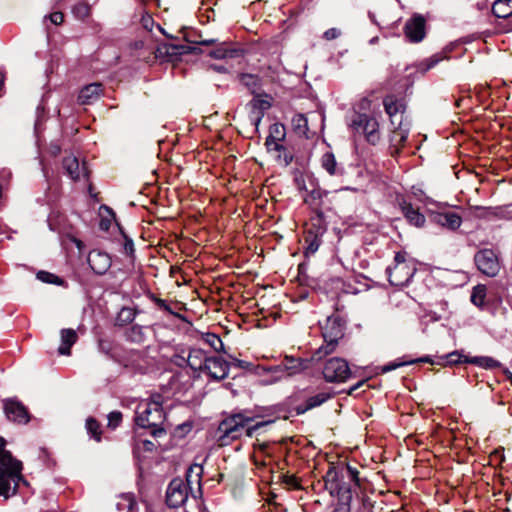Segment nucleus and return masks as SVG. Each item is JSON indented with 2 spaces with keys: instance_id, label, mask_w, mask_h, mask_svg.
<instances>
[{
  "instance_id": "obj_8",
  "label": "nucleus",
  "mask_w": 512,
  "mask_h": 512,
  "mask_svg": "<svg viewBox=\"0 0 512 512\" xmlns=\"http://www.w3.org/2000/svg\"><path fill=\"white\" fill-rule=\"evenodd\" d=\"M285 138V126L281 123H274L269 128V134L266 137L265 146L269 153L275 154V158L280 164L287 166L291 163L293 156L283 145Z\"/></svg>"
},
{
  "instance_id": "obj_62",
  "label": "nucleus",
  "mask_w": 512,
  "mask_h": 512,
  "mask_svg": "<svg viewBox=\"0 0 512 512\" xmlns=\"http://www.w3.org/2000/svg\"><path fill=\"white\" fill-rule=\"evenodd\" d=\"M143 446L146 451H152L154 448V443L150 440H145L143 442Z\"/></svg>"
},
{
  "instance_id": "obj_16",
  "label": "nucleus",
  "mask_w": 512,
  "mask_h": 512,
  "mask_svg": "<svg viewBox=\"0 0 512 512\" xmlns=\"http://www.w3.org/2000/svg\"><path fill=\"white\" fill-rule=\"evenodd\" d=\"M430 219L433 223L450 231L457 230L462 224V217L450 210L431 212Z\"/></svg>"
},
{
  "instance_id": "obj_33",
  "label": "nucleus",
  "mask_w": 512,
  "mask_h": 512,
  "mask_svg": "<svg viewBox=\"0 0 512 512\" xmlns=\"http://www.w3.org/2000/svg\"><path fill=\"white\" fill-rule=\"evenodd\" d=\"M492 12L497 18H508L512 15V0L495 1Z\"/></svg>"
},
{
  "instance_id": "obj_51",
  "label": "nucleus",
  "mask_w": 512,
  "mask_h": 512,
  "mask_svg": "<svg viewBox=\"0 0 512 512\" xmlns=\"http://www.w3.org/2000/svg\"><path fill=\"white\" fill-rule=\"evenodd\" d=\"M465 357L466 356L461 355L458 351L451 352L446 356L447 361L450 364L465 363Z\"/></svg>"
},
{
  "instance_id": "obj_9",
  "label": "nucleus",
  "mask_w": 512,
  "mask_h": 512,
  "mask_svg": "<svg viewBox=\"0 0 512 512\" xmlns=\"http://www.w3.org/2000/svg\"><path fill=\"white\" fill-rule=\"evenodd\" d=\"M240 82L253 95L252 99L245 105L248 117L241 121V133L248 138L256 135V76L249 73L240 75Z\"/></svg>"
},
{
  "instance_id": "obj_39",
  "label": "nucleus",
  "mask_w": 512,
  "mask_h": 512,
  "mask_svg": "<svg viewBox=\"0 0 512 512\" xmlns=\"http://www.w3.org/2000/svg\"><path fill=\"white\" fill-rule=\"evenodd\" d=\"M86 430L90 437L96 442L101 441L102 430L100 423L94 417H88L85 424Z\"/></svg>"
},
{
  "instance_id": "obj_26",
  "label": "nucleus",
  "mask_w": 512,
  "mask_h": 512,
  "mask_svg": "<svg viewBox=\"0 0 512 512\" xmlns=\"http://www.w3.org/2000/svg\"><path fill=\"white\" fill-rule=\"evenodd\" d=\"M61 336V345L58 348V353L60 355L68 356L71 354V347L77 341V333L74 329L66 328L60 331Z\"/></svg>"
},
{
  "instance_id": "obj_22",
  "label": "nucleus",
  "mask_w": 512,
  "mask_h": 512,
  "mask_svg": "<svg viewBox=\"0 0 512 512\" xmlns=\"http://www.w3.org/2000/svg\"><path fill=\"white\" fill-rule=\"evenodd\" d=\"M401 211L406 220L413 226L421 228L425 225V216L420 213L418 209H415L409 202L402 201L400 203Z\"/></svg>"
},
{
  "instance_id": "obj_19",
  "label": "nucleus",
  "mask_w": 512,
  "mask_h": 512,
  "mask_svg": "<svg viewBox=\"0 0 512 512\" xmlns=\"http://www.w3.org/2000/svg\"><path fill=\"white\" fill-rule=\"evenodd\" d=\"M88 264L97 275H103L111 266V258L106 252L93 250L88 255Z\"/></svg>"
},
{
  "instance_id": "obj_11",
  "label": "nucleus",
  "mask_w": 512,
  "mask_h": 512,
  "mask_svg": "<svg viewBox=\"0 0 512 512\" xmlns=\"http://www.w3.org/2000/svg\"><path fill=\"white\" fill-rule=\"evenodd\" d=\"M394 267L387 268L389 282L394 286H404L413 277L414 272L406 264L405 254L397 252L394 257Z\"/></svg>"
},
{
  "instance_id": "obj_23",
  "label": "nucleus",
  "mask_w": 512,
  "mask_h": 512,
  "mask_svg": "<svg viewBox=\"0 0 512 512\" xmlns=\"http://www.w3.org/2000/svg\"><path fill=\"white\" fill-rule=\"evenodd\" d=\"M207 358L203 349L191 348L187 359L182 358V360L195 372H203Z\"/></svg>"
},
{
  "instance_id": "obj_43",
  "label": "nucleus",
  "mask_w": 512,
  "mask_h": 512,
  "mask_svg": "<svg viewBox=\"0 0 512 512\" xmlns=\"http://www.w3.org/2000/svg\"><path fill=\"white\" fill-rule=\"evenodd\" d=\"M486 296V287L484 285H477L473 288L472 294H471V302L481 307L484 304Z\"/></svg>"
},
{
  "instance_id": "obj_41",
  "label": "nucleus",
  "mask_w": 512,
  "mask_h": 512,
  "mask_svg": "<svg viewBox=\"0 0 512 512\" xmlns=\"http://www.w3.org/2000/svg\"><path fill=\"white\" fill-rule=\"evenodd\" d=\"M72 13L77 19L85 20L90 16L91 6L84 1L78 2L72 7Z\"/></svg>"
},
{
  "instance_id": "obj_21",
  "label": "nucleus",
  "mask_w": 512,
  "mask_h": 512,
  "mask_svg": "<svg viewBox=\"0 0 512 512\" xmlns=\"http://www.w3.org/2000/svg\"><path fill=\"white\" fill-rule=\"evenodd\" d=\"M101 83H91L83 87L78 95V102L81 105H89L94 103L102 93Z\"/></svg>"
},
{
  "instance_id": "obj_54",
  "label": "nucleus",
  "mask_w": 512,
  "mask_h": 512,
  "mask_svg": "<svg viewBox=\"0 0 512 512\" xmlns=\"http://www.w3.org/2000/svg\"><path fill=\"white\" fill-rule=\"evenodd\" d=\"M276 419H277V417H275V416H271L268 419H263V415L258 410V423H257L258 429L263 426H266L268 424L274 423Z\"/></svg>"
},
{
  "instance_id": "obj_7",
  "label": "nucleus",
  "mask_w": 512,
  "mask_h": 512,
  "mask_svg": "<svg viewBox=\"0 0 512 512\" xmlns=\"http://www.w3.org/2000/svg\"><path fill=\"white\" fill-rule=\"evenodd\" d=\"M345 323L339 315L327 317L325 324L322 326V336L324 345L319 347L313 358L320 360L324 355L332 353L338 341L344 336Z\"/></svg>"
},
{
  "instance_id": "obj_17",
  "label": "nucleus",
  "mask_w": 512,
  "mask_h": 512,
  "mask_svg": "<svg viewBox=\"0 0 512 512\" xmlns=\"http://www.w3.org/2000/svg\"><path fill=\"white\" fill-rule=\"evenodd\" d=\"M406 38L413 43L422 41L425 37V19L421 15H416L409 19L404 26Z\"/></svg>"
},
{
  "instance_id": "obj_10",
  "label": "nucleus",
  "mask_w": 512,
  "mask_h": 512,
  "mask_svg": "<svg viewBox=\"0 0 512 512\" xmlns=\"http://www.w3.org/2000/svg\"><path fill=\"white\" fill-rule=\"evenodd\" d=\"M351 375L348 362L339 357H333L326 361L323 367V377L330 383L345 382Z\"/></svg>"
},
{
  "instance_id": "obj_59",
  "label": "nucleus",
  "mask_w": 512,
  "mask_h": 512,
  "mask_svg": "<svg viewBox=\"0 0 512 512\" xmlns=\"http://www.w3.org/2000/svg\"><path fill=\"white\" fill-rule=\"evenodd\" d=\"M141 22H142V25L145 29L151 31L152 30V26L154 24V20L152 19L151 16L149 15H146V16H143L142 19H141Z\"/></svg>"
},
{
  "instance_id": "obj_44",
  "label": "nucleus",
  "mask_w": 512,
  "mask_h": 512,
  "mask_svg": "<svg viewBox=\"0 0 512 512\" xmlns=\"http://www.w3.org/2000/svg\"><path fill=\"white\" fill-rule=\"evenodd\" d=\"M118 228H119V231L121 233V235L123 236L124 238V243H123V251L124 253L133 258L134 257V253H135V249H134V242L132 240V238H130L123 230V228L120 226L119 223H116Z\"/></svg>"
},
{
  "instance_id": "obj_46",
  "label": "nucleus",
  "mask_w": 512,
  "mask_h": 512,
  "mask_svg": "<svg viewBox=\"0 0 512 512\" xmlns=\"http://www.w3.org/2000/svg\"><path fill=\"white\" fill-rule=\"evenodd\" d=\"M122 413L120 411H111L108 415H107V419H108V423H107V427L114 430L116 429L118 426H120L121 422H122Z\"/></svg>"
},
{
  "instance_id": "obj_1",
  "label": "nucleus",
  "mask_w": 512,
  "mask_h": 512,
  "mask_svg": "<svg viewBox=\"0 0 512 512\" xmlns=\"http://www.w3.org/2000/svg\"><path fill=\"white\" fill-rule=\"evenodd\" d=\"M358 470L350 465L345 467H331L327 471L324 482L330 495L336 496L341 505L350 510L353 493L359 486Z\"/></svg>"
},
{
  "instance_id": "obj_18",
  "label": "nucleus",
  "mask_w": 512,
  "mask_h": 512,
  "mask_svg": "<svg viewBox=\"0 0 512 512\" xmlns=\"http://www.w3.org/2000/svg\"><path fill=\"white\" fill-rule=\"evenodd\" d=\"M383 106L385 112L390 117L391 125H396L401 116L403 117V121H406L404 117L405 105L401 100L397 99L395 96H386L383 99Z\"/></svg>"
},
{
  "instance_id": "obj_20",
  "label": "nucleus",
  "mask_w": 512,
  "mask_h": 512,
  "mask_svg": "<svg viewBox=\"0 0 512 512\" xmlns=\"http://www.w3.org/2000/svg\"><path fill=\"white\" fill-rule=\"evenodd\" d=\"M258 369V383L262 385H269L280 380L285 374L287 367L273 366L265 367L260 364L257 366Z\"/></svg>"
},
{
  "instance_id": "obj_31",
  "label": "nucleus",
  "mask_w": 512,
  "mask_h": 512,
  "mask_svg": "<svg viewBox=\"0 0 512 512\" xmlns=\"http://www.w3.org/2000/svg\"><path fill=\"white\" fill-rule=\"evenodd\" d=\"M145 328L144 326H141L139 324H134L131 327H129L125 333V339L128 342L135 343V344H142L146 340V334H145Z\"/></svg>"
},
{
  "instance_id": "obj_63",
  "label": "nucleus",
  "mask_w": 512,
  "mask_h": 512,
  "mask_svg": "<svg viewBox=\"0 0 512 512\" xmlns=\"http://www.w3.org/2000/svg\"><path fill=\"white\" fill-rule=\"evenodd\" d=\"M363 383H364V381H360L356 385L350 387L348 390V394L352 395Z\"/></svg>"
},
{
  "instance_id": "obj_28",
  "label": "nucleus",
  "mask_w": 512,
  "mask_h": 512,
  "mask_svg": "<svg viewBox=\"0 0 512 512\" xmlns=\"http://www.w3.org/2000/svg\"><path fill=\"white\" fill-rule=\"evenodd\" d=\"M178 44H170V43H162L159 44L155 50V57L166 60V61H174L176 60L178 55Z\"/></svg>"
},
{
  "instance_id": "obj_38",
  "label": "nucleus",
  "mask_w": 512,
  "mask_h": 512,
  "mask_svg": "<svg viewBox=\"0 0 512 512\" xmlns=\"http://www.w3.org/2000/svg\"><path fill=\"white\" fill-rule=\"evenodd\" d=\"M321 242L319 234H314L311 231H308L305 236V255H313L318 250Z\"/></svg>"
},
{
  "instance_id": "obj_14",
  "label": "nucleus",
  "mask_w": 512,
  "mask_h": 512,
  "mask_svg": "<svg viewBox=\"0 0 512 512\" xmlns=\"http://www.w3.org/2000/svg\"><path fill=\"white\" fill-rule=\"evenodd\" d=\"M230 362L220 356H211L206 359L203 372L215 381L228 377Z\"/></svg>"
},
{
  "instance_id": "obj_6",
  "label": "nucleus",
  "mask_w": 512,
  "mask_h": 512,
  "mask_svg": "<svg viewBox=\"0 0 512 512\" xmlns=\"http://www.w3.org/2000/svg\"><path fill=\"white\" fill-rule=\"evenodd\" d=\"M348 127L354 134L363 136L371 145H376L381 140L380 125L373 115L353 112L348 120Z\"/></svg>"
},
{
  "instance_id": "obj_4",
  "label": "nucleus",
  "mask_w": 512,
  "mask_h": 512,
  "mask_svg": "<svg viewBox=\"0 0 512 512\" xmlns=\"http://www.w3.org/2000/svg\"><path fill=\"white\" fill-rule=\"evenodd\" d=\"M195 472L196 481L198 483V492L201 495V476L203 473V468L201 465L195 464L189 467L186 473V481L181 479L180 477L173 478L167 486L166 495H165V503L169 508H179L182 507L189 497V492L191 491L190 483L192 473Z\"/></svg>"
},
{
  "instance_id": "obj_52",
  "label": "nucleus",
  "mask_w": 512,
  "mask_h": 512,
  "mask_svg": "<svg viewBox=\"0 0 512 512\" xmlns=\"http://www.w3.org/2000/svg\"><path fill=\"white\" fill-rule=\"evenodd\" d=\"M230 358L232 359V362H230V367L234 366V367H237L240 369H252L253 368V364L251 362L236 359V358H233L232 356H230Z\"/></svg>"
},
{
  "instance_id": "obj_45",
  "label": "nucleus",
  "mask_w": 512,
  "mask_h": 512,
  "mask_svg": "<svg viewBox=\"0 0 512 512\" xmlns=\"http://www.w3.org/2000/svg\"><path fill=\"white\" fill-rule=\"evenodd\" d=\"M441 60L442 58H440L437 55L425 59L418 65V71H420L421 73H426L427 71L435 67Z\"/></svg>"
},
{
  "instance_id": "obj_24",
  "label": "nucleus",
  "mask_w": 512,
  "mask_h": 512,
  "mask_svg": "<svg viewBox=\"0 0 512 512\" xmlns=\"http://www.w3.org/2000/svg\"><path fill=\"white\" fill-rule=\"evenodd\" d=\"M327 194V191L316 188L313 189L304 199L305 203L308 204L316 212L319 222L323 218V213L320 208L322 206L323 198L326 197Z\"/></svg>"
},
{
  "instance_id": "obj_15",
  "label": "nucleus",
  "mask_w": 512,
  "mask_h": 512,
  "mask_svg": "<svg viewBox=\"0 0 512 512\" xmlns=\"http://www.w3.org/2000/svg\"><path fill=\"white\" fill-rule=\"evenodd\" d=\"M62 167L65 170L67 176L73 181H79L81 177L88 179L89 170L86 162L83 161L80 165L79 160L74 155L64 157L62 161Z\"/></svg>"
},
{
  "instance_id": "obj_5",
  "label": "nucleus",
  "mask_w": 512,
  "mask_h": 512,
  "mask_svg": "<svg viewBox=\"0 0 512 512\" xmlns=\"http://www.w3.org/2000/svg\"><path fill=\"white\" fill-rule=\"evenodd\" d=\"M164 420L165 412L159 401H149L137 406L135 423L141 428H150L153 437L158 438L166 434Z\"/></svg>"
},
{
  "instance_id": "obj_40",
  "label": "nucleus",
  "mask_w": 512,
  "mask_h": 512,
  "mask_svg": "<svg viewBox=\"0 0 512 512\" xmlns=\"http://www.w3.org/2000/svg\"><path fill=\"white\" fill-rule=\"evenodd\" d=\"M136 501L132 494H122L116 503V509L120 512H129L136 507Z\"/></svg>"
},
{
  "instance_id": "obj_48",
  "label": "nucleus",
  "mask_w": 512,
  "mask_h": 512,
  "mask_svg": "<svg viewBox=\"0 0 512 512\" xmlns=\"http://www.w3.org/2000/svg\"><path fill=\"white\" fill-rule=\"evenodd\" d=\"M140 359L142 361H144L145 365H138L137 367V371L140 372V373H144L145 370H146V367H147V364L148 362L145 360L146 358V353L144 351H136V350H133L131 351L130 353V360L133 361V359Z\"/></svg>"
},
{
  "instance_id": "obj_12",
  "label": "nucleus",
  "mask_w": 512,
  "mask_h": 512,
  "mask_svg": "<svg viewBox=\"0 0 512 512\" xmlns=\"http://www.w3.org/2000/svg\"><path fill=\"white\" fill-rule=\"evenodd\" d=\"M474 262L478 270L488 277L497 276L501 268L497 254L488 248L479 250L474 256Z\"/></svg>"
},
{
  "instance_id": "obj_56",
  "label": "nucleus",
  "mask_w": 512,
  "mask_h": 512,
  "mask_svg": "<svg viewBox=\"0 0 512 512\" xmlns=\"http://www.w3.org/2000/svg\"><path fill=\"white\" fill-rule=\"evenodd\" d=\"M48 152L50 155L56 157L61 152V146L58 142H51L48 146Z\"/></svg>"
},
{
  "instance_id": "obj_37",
  "label": "nucleus",
  "mask_w": 512,
  "mask_h": 512,
  "mask_svg": "<svg viewBox=\"0 0 512 512\" xmlns=\"http://www.w3.org/2000/svg\"><path fill=\"white\" fill-rule=\"evenodd\" d=\"M417 362L432 363V359L429 356H424V357H421V358H418V359H414V360L394 361V362H390V363L384 365L381 368V371L383 373H387V372L395 370V369H397L399 367L407 366V365L414 364V363H417Z\"/></svg>"
},
{
  "instance_id": "obj_47",
  "label": "nucleus",
  "mask_w": 512,
  "mask_h": 512,
  "mask_svg": "<svg viewBox=\"0 0 512 512\" xmlns=\"http://www.w3.org/2000/svg\"><path fill=\"white\" fill-rule=\"evenodd\" d=\"M273 97L268 94L258 93V110H267L272 107Z\"/></svg>"
},
{
  "instance_id": "obj_30",
  "label": "nucleus",
  "mask_w": 512,
  "mask_h": 512,
  "mask_svg": "<svg viewBox=\"0 0 512 512\" xmlns=\"http://www.w3.org/2000/svg\"><path fill=\"white\" fill-rule=\"evenodd\" d=\"M464 362L477 365L484 369H495L501 367V363L490 356L465 357Z\"/></svg>"
},
{
  "instance_id": "obj_3",
  "label": "nucleus",
  "mask_w": 512,
  "mask_h": 512,
  "mask_svg": "<svg viewBox=\"0 0 512 512\" xmlns=\"http://www.w3.org/2000/svg\"><path fill=\"white\" fill-rule=\"evenodd\" d=\"M254 419V415L236 413L222 420L215 433L218 444L227 446L243 435L251 438L256 430V425H251Z\"/></svg>"
},
{
  "instance_id": "obj_49",
  "label": "nucleus",
  "mask_w": 512,
  "mask_h": 512,
  "mask_svg": "<svg viewBox=\"0 0 512 512\" xmlns=\"http://www.w3.org/2000/svg\"><path fill=\"white\" fill-rule=\"evenodd\" d=\"M185 40L187 42L191 43V48H193L192 54H199V53L202 52V50L200 49L199 45L210 46V45H213L216 42L215 39H206V40H202V41L192 42L187 37H185Z\"/></svg>"
},
{
  "instance_id": "obj_27",
  "label": "nucleus",
  "mask_w": 512,
  "mask_h": 512,
  "mask_svg": "<svg viewBox=\"0 0 512 512\" xmlns=\"http://www.w3.org/2000/svg\"><path fill=\"white\" fill-rule=\"evenodd\" d=\"M321 166L331 176L343 175L344 169L338 165L332 152H326L322 155Z\"/></svg>"
},
{
  "instance_id": "obj_32",
  "label": "nucleus",
  "mask_w": 512,
  "mask_h": 512,
  "mask_svg": "<svg viewBox=\"0 0 512 512\" xmlns=\"http://www.w3.org/2000/svg\"><path fill=\"white\" fill-rule=\"evenodd\" d=\"M330 398H332V394L329 392H321L316 395H313L306 400L304 408L301 410L299 409L298 413H304L310 409L318 407L325 403Z\"/></svg>"
},
{
  "instance_id": "obj_60",
  "label": "nucleus",
  "mask_w": 512,
  "mask_h": 512,
  "mask_svg": "<svg viewBox=\"0 0 512 512\" xmlns=\"http://www.w3.org/2000/svg\"><path fill=\"white\" fill-rule=\"evenodd\" d=\"M285 482L288 486H290L293 489H300L301 487L295 476H287Z\"/></svg>"
},
{
  "instance_id": "obj_42",
  "label": "nucleus",
  "mask_w": 512,
  "mask_h": 512,
  "mask_svg": "<svg viewBox=\"0 0 512 512\" xmlns=\"http://www.w3.org/2000/svg\"><path fill=\"white\" fill-rule=\"evenodd\" d=\"M36 277L44 283L54 284L57 286H62L64 284V280L61 277L48 271L40 270L37 272Z\"/></svg>"
},
{
  "instance_id": "obj_29",
  "label": "nucleus",
  "mask_w": 512,
  "mask_h": 512,
  "mask_svg": "<svg viewBox=\"0 0 512 512\" xmlns=\"http://www.w3.org/2000/svg\"><path fill=\"white\" fill-rule=\"evenodd\" d=\"M138 313H140V310L136 308L127 306L122 307L116 316L115 326L123 327L128 324H131Z\"/></svg>"
},
{
  "instance_id": "obj_61",
  "label": "nucleus",
  "mask_w": 512,
  "mask_h": 512,
  "mask_svg": "<svg viewBox=\"0 0 512 512\" xmlns=\"http://www.w3.org/2000/svg\"><path fill=\"white\" fill-rule=\"evenodd\" d=\"M111 226V220L109 218H102L99 222V228L102 231H108Z\"/></svg>"
},
{
  "instance_id": "obj_36",
  "label": "nucleus",
  "mask_w": 512,
  "mask_h": 512,
  "mask_svg": "<svg viewBox=\"0 0 512 512\" xmlns=\"http://www.w3.org/2000/svg\"><path fill=\"white\" fill-rule=\"evenodd\" d=\"M202 340L208 344L215 352L227 353L225 350V346L221 340V338L215 333H202Z\"/></svg>"
},
{
  "instance_id": "obj_55",
  "label": "nucleus",
  "mask_w": 512,
  "mask_h": 512,
  "mask_svg": "<svg viewBox=\"0 0 512 512\" xmlns=\"http://www.w3.org/2000/svg\"><path fill=\"white\" fill-rule=\"evenodd\" d=\"M48 17L54 25H60L64 21V15L62 12L51 13Z\"/></svg>"
},
{
  "instance_id": "obj_57",
  "label": "nucleus",
  "mask_w": 512,
  "mask_h": 512,
  "mask_svg": "<svg viewBox=\"0 0 512 512\" xmlns=\"http://www.w3.org/2000/svg\"><path fill=\"white\" fill-rule=\"evenodd\" d=\"M293 123L297 128H301L302 126L305 127L307 125V119L303 114H297L293 118Z\"/></svg>"
},
{
  "instance_id": "obj_64",
  "label": "nucleus",
  "mask_w": 512,
  "mask_h": 512,
  "mask_svg": "<svg viewBox=\"0 0 512 512\" xmlns=\"http://www.w3.org/2000/svg\"><path fill=\"white\" fill-rule=\"evenodd\" d=\"M503 374L507 377V379L510 381V383L512 385V372L509 369L504 368Z\"/></svg>"
},
{
  "instance_id": "obj_25",
  "label": "nucleus",
  "mask_w": 512,
  "mask_h": 512,
  "mask_svg": "<svg viewBox=\"0 0 512 512\" xmlns=\"http://www.w3.org/2000/svg\"><path fill=\"white\" fill-rule=\"evenodd\" d=\"M393 130L391 132V142L395 146H402L408 137L409 133V122L403 121V117L401 116L396 125H392Z\"/></svg>"
},
{
  "instance_id": "obj_13",
  "label": "nucleus",
  "mask_w": 512,
  "mask_h": 512,
  "mask_svg": "<svg viewBox=\"0 0 512 512\" xmlns=\"http://www.w3.org/2000/svg\"><path fill=\"white\" fill-rule=\"evenodd\" d=\"M4 412L8 420L18 423L27 424L30 421V414L22 402L15 398H9L3 402Z\"/></svg>"
},
{
  "instance_id": "obj_2",
  "label": "nucleus",
  "mask_w": 512,
  "mask_h": 512,
  "mask_svg": "<svg viewBox=\"0 0 512 512\" xmlns=\"http://www.w3.org/2000/svg\"><path fill=\"white\" fill-rule=\"evenodd\" d=\"M5 445V439L0 436V496L7 499L17 493L19 482L27 484V481L21 474L22 462L5 450Z\"/></svg>"
},
{
  "instance_id": "obj_50",
  "label": "nucleus",
  "mask_w": 512,
  "mask_h": 512,
  "mask_svg": "<svg viewBox=\"0 0 512 512\" xmlns=\"http://www.w3.org/2000/svg\"><path fill=\"white\" fill-rule=\"evenodd\" d=\"M153 300L155 302V304L162 310H165L166 312H168L169 314L171 315H174V316H177L179 317L180 315L178 313H175L172 308L170 307L169 304H167V302L163 299H160V298H157V297H154L153 296Z\"/></svg>"
},
{
  "instance_id": "obj_53",
  "label": "nucleus",
  "mask_w": 512,
  "mask_h": 512,
  "mask_svg": "<svg viewBox=\"0 0 512 512\" xmlns=\"http://www.w3.org/2000/svg\"><path fill=\"white\" fill-rule=\"evenodd\" d=\"M340 35L341 31L338 28H330L324 32L323 37L327 41H331L338 38Z\"/></svg>"
},
{
  "instance_id": "obj_34",
  "label": "nucleus",
  "mask_w": 512,
  "mask_h": 512,
  "mask_svg": "<svg viewBox=\"0 0 512 512\" xmlns=\"http://www.w3.org/2000/svg\"><path fill=\"white\" fill-rule=\"evenodd\" d=\"M241 49H229L225 47L223 44L212 49L209 52V56L215 59H223V58H235L242 54Z\"/></svg>"
},
{
  "instance_id": "obj_35",
  "label": "nucleus",
  "mask_w": 512,
  "mask_h": 512,
  "mask_svg": "<svg viewBox=\"0 0 512 512\" xmlns=\"http://www.w3.org/2000/svg\"><path fill=\"white\" fill-rule=\"evenodd\" d=\"M115 346V342L109 338L99 337L97 340L98 351L114 361H116V356L114 354Z\"/></svg>"
},
{
  "instance_id": "obj_58",
  "label": "nucleus",
  "mask_w": 512,
  "mask_h": 512,
  "mask_svg": "<svg viewBox=\"0 0 512 512\" xmlns=\"http://www.w3.org/2000/svg\"><path fill=\"white\" fill-rule=\"evenodd\" d=\"M178 55L179 56H182V55H187V54H192L193 52V48H191V44H188V45H184V44H178Z\"/></svg>"
}]
</instances>
